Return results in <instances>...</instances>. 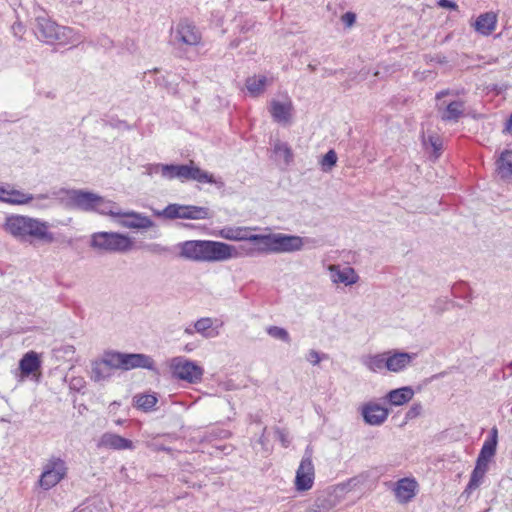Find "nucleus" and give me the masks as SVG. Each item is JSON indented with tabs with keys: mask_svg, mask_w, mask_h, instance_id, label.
I'll return each instance as SVG.
<instances>
[{
	"mask_svg": "<svg viewBox=\"0 0 512 512\" xmlns=\"http://www.w3.org/2000/svg\"><path fill=\"white\" fill-rule=\"evenodd\" d=\"M3 229L12 237L24 242L32 243L33 240H37L52 243L55 240L53 234L48 231L49 224L47 222L29 216H7Z\"/></svg>",
	"mask_w": 512,
	"mask_h": 512,
	"instance_id": "1",
	"label": "nucleus"
},
{
	"mask_svg": "<svg viewBox=\"0 0 512 512\" xmlns=\"http://www.w3.org/2000/svg\"><path fill=\"white\" fill-rule=\"evenodd\" d=\"M154 169L155 173H160L167 179L177 178L181 181L194 180L199 183L218 184L212 174L200 169L194 161L183 165L157 164Z\"/></svg>",
	"mask_w": 512,
	"mask_h": 512,
	"instance_id": "2",
	"label": "nucleus"
},
{
	"mask_svg": "<svg viewBox=\"0 0 512 512\" xmlns=\"http://www.w3.org/2000/svg\"><path fill=\"white\" fill-rule=\"evenodd\" d=\"M36 35L47 43L66 44L72 41L73 31L69 27L60 26L45 16L36 18Z\"/></svg>",
	"mask_w": 512,
	"mask_h": 512,
	"instance_id": "3",
	"label": "nucleus"
},
{
	"mask_svg": "<svg viewBox=\"0 0 512 512\" xmlns=\"http://www.w3.org/2000/svg\"><path fill=\"white\" fill-rule=\"evenodd\" d=\"M131 239L120 233L98 232L92 235L91 246L108 252H127L132 249Z\"/></svg>",
	"mask_w": 512,
	"mask_h": 512,
	"instance_id": "4",
	"label": "nucleus"
},
{
	"mask_svg": "<svg viewBox=\"0 0 512 512\" xmlns=\"http://www.w3.org/2000/svg\"><path fill=\"white\" fill-rule=\"evenodd\" d=\"M67 471L66 462L60 457L52 456L43 465L38 485L44 490H49L67 476Z\"/></svg>",
	"mask_w": 512,
	"mask_h": 512,
	"instance_id": "5",
	"label": "nucleus"
},
{
	"mask_svg": "<svg viewBox=\"0 0 512 512\" xmlns=\"http://www.w3.org/2000/svg\"><path fill=\"white\" fill-rule=\"evenodd\" d=\"M303 241L299 236L282 234L263 235L260 253L264 252H292L302 248Z\"/></svg>",
	"mask_w": 512,
	"mask_h": 512,
	"instance_id": "6",
	"label": "nucleus"
},
{
	"mask_svg": "<svg viewBox=\"0 0 512 512\" xmlns=\"http://www.w3.org/2000/svg\"><path fill=\"white\" fill-rule=\"evenodd\" d=\"M255 228L249 227H237V228H223L220 231L222 238L233 240V241H250L255 244V247L245 248L241 246L239 249L243 253V256H254L256 253H260V247L262 246L263 235L251 234L250 231Z\"/></svg>",
	"mask_w": 512,
	"mask_h": 512,
	"instance_id": "7",
	"label": "nucleus"
},
{
	"mask_svg": "<svg viewBox=\"0 0 512 512\" xmlns=\"http://www.w3.org/2000/svg\"><path fill=\"white\" fill-rule=\"evenodd\" d=\"M174 45L196 46L202 36L198 28L188 19H182L171 32Z\"/></svg>",
	"mask_w": 512,
	"mask_h": 512,
	"instance_id": "8",
	"label": "nucleus"
},
{
	"mask_svg": "<svg viewBox=\"0 0 512 512\" xmlns=\"http://www.w3.org/2000/svg\"><path fill=\"white\" fill-rule=\"evenodd\" d=\"M243 256L236 246L217 241H205L204 262H219Z\"/></svg>",
	"mask_w": 512,
	"mask_h": 512,
	"instance_id": "9",
	"label": "nucleus"
},
{
	"mask_svg": "<svg viewBox=\"0 0 512 512\" xmlns=\"http://www.w3.org/2000/svg\"><path fill=\"white\" fill-rule=\"evenodd\" d=\"M173 375L189 383H196L201 380L203 369L193 361L183 357H175L170 365Z\"/></svg>",
	"mask_w": 512,
	"mask_h": 512,
	"instance_id": "10",
	"label": "nucleus"
},
{
	"mask_svg": "<svg viewBox=\"0 0 512 512\" xmlns=\"http://www.w3.org/2000/svg\"><path fill=\"white\" fill-rule=\"evenodd\" d=\"M314 482V465L312 463V452L309 448L296 471L295 487L298 491H307L312 488Z\"/></svg>",
	"mask_w": 512,
	"mask_h": 512,
	"instance_id": "11",
	"label": "nucleus"
},
{
	"mask_svg": "<svg viewBox=\"0 0 512 512\" xmlns=\"http://www.w3.org/2000/svg\"><path fill=\"white\" fill-rule=\"evenodd\" d=\"M70 204L83 211H92L100 204H103V198L95 193L84 190L66 191Z\"/></svg>",
	"mask_w": 512,
	"mask_h": 512,
	"instance_id": "12",
	"label": "nucleus"
},
{
	"mask_svg": "<svg viewBox=\"0 0 512 512\" xmlns=\"http://www.w3.org/2000/svg\"><path fill=\"white\" fill-rule=\"evenodd\" d=\"M119 218V225L129 229L144 230L154 226V222L149 217L135 211H122Z\"/></svg>",
	"mask_w": 512,
	"mask_h": 512,
	"instance_id": "13",
	"label": "nucleus"
},
{
	"mask_svg": "<svg viewBox=\"0 0 512 512\" xmlns=\"http://www.w3.org/2000/svg\"><path fill=\"white\" fill-rule=\"evenodd\" d=\"M134 368L154 369L153 359L141 353H121V370Z\"/></svg>",
	"mask_w": 512,
	"mask_h": 512,
	"instance_id": "14",
	"label": "nucleus"
},
{
	"mask_svg": "<svg viewBox=\"0 0 512 512\" xmlns=\"http://www.w3.org/2000/svg\"><path fill=\"white\" fill-rule=\"evenodd\" d=\"M97 446L113 450L134 449V444L131 440L110 432H106L100 437Z\"/></svg>",
	"mask_w": 512,
	"mask_h": 512,
	"instance_id": "15",
	"label": "nucleus"
},
{
	"mask_svg": "<svg viewBox=\"0 0 512 512\" xmlns=\"http://www.w3.org/2000/svg\"><path fill=\"white\" fill-rule=\"evenodd\" d=\"M415 356V354L400 352L397 350L388 351L387 370L395 373L400 372L410 365Z\"/></svg>",
	"mask_w": 512,
	"mask_h": 512,
	"instance_id": "16",
	"label": "nucleus"
},
{
	"mask_svg": "<svg viewBox=\"0 0 512 512\" xmlns=\"http://www.w3.org/2000/svg\"><path fill=\"white\" fill-rule=\"evenodd\" d=\"M389 411L375 403H368L362 407V416L369 425H381L388 417Z\"/></svg>",
	"mask_w": 512,
	"mask_h": 512,
	"instance_id": "17",
	"label": "nucleus"
},
{
	"mask_svg": "<svg viewBox=\"0 0 512 512\" xmlns=\"http://www.w3.org/2000/svg\"><path fill=\"white\" fill-rule=\"evenodd\" d=\"M205 241L191 240L181 244L180 256L189 260L204 262Z\"/></svg>",
	"mask_w": 512,
	"mask_h": 512,
	"instance_id": "18",
	"label": "nucleus"
},
{
	"mask_svg": "<svg viewBox=\"0 0 512 512\" xmlns=\"http://www.w3.org/2000/svg\"><path fill=\"white\" fill-rule=\"evenodd\" d=\"M330 277L334 283H343L345 285H352L358 281V275L351 267L340 269L337 265L329 266Z\"/></svg>",
	"mask_w": 512,
	"mask_h": 512,
	"instance_id": "19",
	"label": "nucleus"
},
{
	"mask_svg": "<svg viewBox=\"0 0 512 512\" xmlns=\"http://www.w3.org/2000/svg\"><path fill=\"white\" fill-rule=\"evenodd\" d=\"M497 15L494 12H486L478 16L474 23L475 30L482 35H490L496 28Z\"/></svg>",
	"mask_w": 512,
	"mask_h": 512,
	"instance_id": "20",
	"label": "nucleus"
},
{
	"mask_svg": "<svg viewBox=\"0 0 512 512\" xmlns=\"http://www.w3.org/2000/svg\"><path fill=\"white\" fill-rule=\"evenodd\" d=\"M293 109L290 101L281 103L273 100L270 105V113L273 119L279 123H288L291 118V111Z\"/></svg>",
	"mask_w": 512,
	"mask_h": 512,
	"instance_id": "21",
	"label": "nucleus"
},
{
	"mask_svg": "<svg viewBox=\"0 0 512 512\" xmlns=\"http://www.w3.org/2000/svg\"><path fill=\"white\" fill-rule=\"evenodd\" d=\"M416 482L407 478L401 479L395 488V495L399 502L407 503L415 496Z\"/></svg>",
	"mask_w": 512,
	"mask_h": 512,
	"instance_id": "22",
	"label": "nucleus"
},
{
	"mask_svg": "<svg viewBox=\"0 0 512 512\" xmlns=\"http://www.w3.org/2000/svg\"><path fill=\"white\" fill-rule=\"evenodd\" d=\"M41 366L38 354L34 351L27 352L19 362V369L23 377L37 371Z\"/></svg>",
	"mask_w": 512,
	"mask_h": 512,
	"instance_id": "23",
	"label": "nucleus"
},
{
	"mask_svg": "<svg viewBox=\"0 0 512 512\" xmlns=\"http://www.w3.org/2000/svg\"><path fill=\"white\" fill-rule=\"evenodd\" d=\"M414 396V390L410 386L391 390L386 398L391 405L401 406L409 402Z\"/></svg>",
	"mask_w": 512,
	"mask_h": 512,
	"instance_id": "24",
	"label": "nucleus"
},
{
	"mask_svg": "<svg viewBox=\"0 0 512 512\" xmlns=\"http://www.w3.org/2000/svg\"><path fill=\"white\" fill-rule=\"evenodd\" d=\"M497 172L501 179L508 180L512 178V151L505 150L501 153L496 162Z\"/></svg>",
	"mask_w": 512,
	"mask_h": 512,
	"instance_id": "25",
	"label": "nucleus"
},
{
	"mask_svg": "<svg viewBox=\"0 0 512 512\" xmlns=\"http://www.w3.org/2000/svg\"><path fill=\"white\" fill-rule=\"evenodd\" d=\"M362 363L372 372H378L384 368L387 369V352L364 356Z\"/></svg>",
	"mask_w": 512,
	"mask_h": 512,
	"instance_id": "26",
	"label": "nucleus"
},
{
	"mask_svg": "<svg viewBox=\"0 0 512 512\" xmlns=\"http://www.w3.org/2000/svg\"><path fill=\"white\" fill-rule=\"evenodd\" d=\"M464 112V103L462 101H453L441 112L443 121H458Z\"/></svg>",
	"mask_w": 512,
	"mask_h": 512,
	"instance_id": "27",
	"label": "nucleus"
},
{
	"mask_svg": "<svg viewBox=\"0 0 512 512\" xmlns=\"http://www.w3.org/2000/svg\"><path fill=\"white\" fill-rule=\"evenodd\" d=\"M32 200L33 195L8 187L5 203L22 205L27 204Z\"/></svg>",
	"mask_w": 512,
	"mask_h": 512,
	"instance_id": "28",
	"label": "nucleus"
},
{
	"mask_svg": "<svg viewBox=\"0 0 512 512\" xmlns=\"http://www.w3.org/2000/svg\"><path fill=\"white\" fill-rule=\"evenodd\" d=\"M267 78L263 75L249 77L246 80V88L252 96H258L264 92Z\"/></svg>",
	"mask_w": 512,
	"mask_h": 512,
	"instance_id": "29",
	"label": "nucleus"
},
{
	"mask_svg": "<svg viewBox=\"0 0 512 512\" xmlns=\"http://www.w3.org/2000/svg\"><path fill=\"white\" fill-rule=\"evenodd\" d=\"M111 376V370L103 363L102 358L92 363L91 379L95 382L105 380Z\"/></svg>",
	"mask_w": 512,
	"mask_h": 512,
	"instance_id": "30",
	"label": "nucleus"
},
{
	"mask_svg": "<svg viewBox=\"0 0 512 512\" xmlns=\"http://www.w3.org/2000/svg\"><path fill=\"white\" fill-rule=\"evenodd\" d=\"M103 363L106 364L110 370H121V352L106 351L102 356Z\"/></svg>",
	"mask_w": 512,
	"mask_h": 512,
	"instance_id": "31",
	"label": "nucleus"
},
{
	"mask_svg": "<svg viewBox=\"0 0 512 512\" xmlns=\"http://www.w3.org/2000/svg\"><path fill=\"white\" fill-rule=\"evenodd\" d=\"M185 219H206L209 217V209L206 207L186 206Z\"/></svg>",
	"mask_w": 512,
	"mask_h": 512,
	"instance_id": "32",
	"label": "nucleus"
},
{
	"mask_svg": "<svg viewBox=\"0 0 512 512\" xmlns=\"http://www.w3.org/2000/svg\"><path fill=\"white\" fill-rule=\"evenodd\" d=\"M186 206L178 205V204H170L168 205L159 215H163L169 219L181 218L185 219L182 214H185Z\"/></svg>",
	"mask_w": 512,
	"mask_h": 512,
	"instance_id": "33",
	"label": "nucleus"
},
{
	"mask_svg": "<svg viewBox=\"0 0 512 512\" xmlns=\"http://www.w3.org/2000/svg\"><path fill=\"white\" fill-rule=\"evenodd\" d=\"M135 399L137 407L145 411L152 409L157 403L156 396L151 394L138 395Z\"/></svg>",
	"mask_w": 512,
	"mask_h": 512,
	"instance_id": "34",
	"label": "nucleus"
},
{
	"mask_svg": "<svg viewBox=\"0 0 512 512\" xmlns=\"http://www.w3.org/2000/svg\"><path fill=\"white\" fill-rule=\"evenodd\" d=\"M94 210L103 215H110L112 217H119L122 212L119 208L116 207L115 203L105 201L104 199H103V204H100Z\"/></svg>",
	"mask_w": 512,
	"mask_h": 512,
	"instance_id": "35",
	"label": "nucleus"
},
{
	"mask_svg": "<svg viewBox=\"0 0 512 512\" xmlns=\"http://www.w3.org/2000/svg\"><path fill=\"white\" fill-rule=\"evenodd\" d=\"M274 152L282 156L287 164L292 161L293 153L287 143L277 141L274 145Z\"/></svg>",
	"mask_w": 512,
	"mask_h": 512,
	"instance_id": "36",
	"label": "nucleus"
},
{
	"mask_svg": "<svg viewBox=\"0 0 512 512\" xmlns=\"http://www.w3.org/2000/svg\"><path fill=\"white\" fill-rule=\"evenodd\" d=\"M484 475L485 473L481 471L479 468H474L470 477V481L465 489V492H471L472 490L478 488L482 482Z\"/></svg>",
	"mask_w": 512,
	"mask_h": 512,
	"instance_id": "37",
	"label": "nucleus"
},
{
	"mask_svg": "<svg viewBox=\"0 0 512 512\" xmlns=\"http://www.w3.org/2000/svg\"><path fill=\"white\" fill-rule=\"evenodd\" d=\"M267 333L275 338L279 339L283 342L290 343L291 339L289 336V333L284 328L278 327V326H270L267 328Z\"/></svg>",
	"mask_w": 512,
	"mask_h": 512,
	"instance_id": "38",
	"label": "nucleus"
},
{
	"mask_svg": "<svg viewBox=\"0 0 512 512\" xmlns=\"http://www.w3.org/2000/svg\"><path fill=\"white\" fill-rule=\"evenodd\" d=\"M322 170L330 171L337 163V154L334 150H329L321 160Z\"/></svg>",
	"mask_w": 512,
	"mask_h": 512,
	"instance_id": "39",
	"label": "nucleus"
},
{
	"mask_svg": "<svg viewBox=\"0 0 512 512\" xmlns=\"http://www.w3.org/2000/svg\"><path fill=\"white\" fill-rule=\"evenodd\" d=\"M495 452V441H485L478 456L491 460V458L495 455Z\"/></svg>",
	"mask_w": 512,
	"mask_h": 512,
	"instance_id": "40",
	"label": "nucleus"
},
{
	"mask_svg": "<svg viewBox=\"0 0 512 512\" xmlns=\"http://www.w3.org/2000/svg\"><path fill=\"white\" fill-rule=\"evenodd\" d=\"M212 324L213 322L211 318H201L196 321L194 328L196 332L203 334L204 336H208L209 334H207L206 331L211 328Z\"/></svg>",
	"mask_w": 512,
	"mask_h": 512,
	"instance_id": "41",
	"label": "nucleus"
},
{
	"mask_svg": "<svg viewBox=\"0 0 512 512\" xmlns=\"http://www.w3.org/2000/svg\"><path fill=\"white\" fill-rule=\"evenodd\" d=\"M275 433L279 441L281 442L282 446L285 448L288 447L290 444L289 433L286 430L280 428H276Z\"/></svg>",
	"mask_w": 512,
	"mask_h": 512,
	"instance_id": "42",
	"label": "nucleus"
},
{
	"mask_svg": "<svg viewBox=\"0 0 512 512\" xmlns=\"http://www.w3.org/2000/svg\"><path fill=\"white\" fill-rule=\"evenodd\" d=\"M422 412V406L419 403L413 404L406 413V419L411 420L418 417Z\"/></svg>",
	"mask_w": 512,
	"mask_h": 512,
	"instance_id": "43",
	"label": "nucleus"
},
{
	"mask_svg": "<svg viewBox=\"0 0 512 512\" xmlns=\"http://www.w3.org/2000/svg\"><path fill=\"white\" fill-rule=\"evenodd\" d=\"M322 358H327V355H320L316 350H310L307 355V360L313 365L319 364Z\"/></svg>",
	"mask_w": 512,
	"mask_h": 512,
	"instance_id": "44",
	"label": "nucleus"
},
{
	"mask_svg": "<svg viewBox=\"0 0 512 512\" xmlns=\"http://www.w3.org/2000/svg\"><path fill=\"white\" fill-rule=\"evenodd\" d=\"M341 20L347 27H351L356 21V15L353 12H346L342 15Z\"/></svg>",
	"mask_w": 512,
	"mask_h": 512,
	"instance_id": "45",
	"label": "nucleus"
},
{
	"mask_svg": "<svg viewBox=\"0 0 512 512\" xmlns=\"http://www.w3.org/2000/svg\"><path fill=\"white\" fill-rule=\"evenodd\" d=\"M489 461L490 460L478 456L475 468H479L481 471L486 473Z\"/></svg>",
	"mask_w": 512,
	"mask_h": 512,
	"instance_id": "46",
	"label": "nucleus"
},
{
	"mask_svg": "<svg viewBox=\"0 0 512 512\" xmlns=\"http://www.w3.org/2000/svg\"><path fill=\"white\" fill-rule=\"evenodd\" d=\"M438 4H439L440 7H443V8H449V9H456L457 8L456 3L451 1V0H440L438 2Z\"/></svg>",
	"mask_w": 512,
	"mask_h": 512,
	"instance_id": "47",
	"label": "nucleus"
},
{
	"mask_svg": "<svg viewBox=\"0 0 512 512\" xmlns=\"http://www.w3.org/2000/svg\"><path fill=\"white\" fill-rule=\"evenodd\" d=\"M8 187L0 186V201L5 202Z\"/></svg>",
	"mask_w": 512,
	"mask_h": 512,
	"instance_id": "48",
	"label": "nucleus"
},
{
	"mask_svg": "<svg viewBox=\"0 0 512 512\" xmlns=\"http://www.w3.org/2000/svg\"><path fill=\"white\" fill-rule=\"evenodd\" d=\"M497 435H498L497 428L493 427L491 430V439L489 441H495L496 446H497Z\"/></svg>",
	"mask_w": 512,
	"mask_h": 512,
	"instance_id": "49",
	"label": "nucleus"
},
{
	"mask_svg": "<svg viewBox=\"0 0 512 512\" xmlns=\"http://www.w3.org/2000/svg\"><path fill=\"white\" fill-rule=\"evenodd\" d=\"M506 131L512 134V114L510 115L509 119L506 123Z\"/></svg>",
	"mask_w": 512,
	"mask_h": 512,
	"instance_id": "50",
	"label": "nucleus"
},
{
	"mask_svg": "<svg viewBox=\"0 0 512 512\" xmlns=\"http://www.w3.org/2000/svg\"><path fill=\"white\" fill-rule=\"evenodd\" d=\"M429 141H430V143L433 146L435 151H438L440 149V144H438L437 141L433 139V137H430Z\"/></svg>",
	"mask_w": 512,
	"mask_h": 512,
	"instance_id": "51",
	"label": "nucleus"
},
{
	"mask_svg": "<svg viewBox=\"0 0 512 512\" xmlns=\"http://www.w3.org/2000/svg\"><path fill=\"white\" fill-rule=\"evenodd\" d=\"M447 94H448V91H442V92L437 94V98L440 99V98H442L443 96H445Z\"/></svg>",
	"mask_w": 512,
	"mask_h": 512,
	"instance_id": "52",
	"label": "nucleus"
},
{
	"mask_svg": "<svg viewBox=\"0 0 512 512\" xmlns=\"http://www.w3.org/2000/svg\"><path fill=\"white\" fill-rule=\"evenodd\" d=\"M152 247H153V251H156V248H157V250H159V251H166V249H165V248H160L158 245H152Z\"/></svg>",
	"mask_w": 512,
	"mask_h": 512,
	"instance_id": "53",
	"label": "nucleus"
},
{
	"mask_svg": "<svg viewBox=\"0 0 512 512\" xmlns=\"http://www.w3.org/2000/svg\"><path fill=\"white\" fill-rule=\"evenodd\" d=\"M308 69H309L311 72H314V71L316 70V65L308 64Z\"/></svg>",
	"mask_w": 512,
	"mask_h": 512,
	"instance_id": "54",
	"label": "nucleus"
},
{
	"mask_svg": "<svg viewBox=\"0 0 512 512\" xmlns=\"http://www.w3.org/2000/svg\"><path fill=\"white\" fill-rule=\"evenodd\" d=\"M307 512H321V510L318 508H310Z\"/></svg>",
	"mask_w": 512,
	"mask_h": 512,
	"instance_id": "55",
	"label": "nucleus"
},
{
	"mask_svg": "<svg viewBox=\"0 0 512 512\" xmlns=\"http://www.w3.org/2000/svg\"><path fill=\"white\" fill-rule=\"evenodd\" d=\"M185 332H186L187 334H190V335H192V334L194 333V331H193L191 328H186V329H185Z\"/></svg>",
	"mask_w": 512,
	"mask_h": 512,
	"instance_id": "56",
	"label": "nucleus"
},
{
	"mask_svg": "<svg viewBox=\"0 0 512 512\" xmlns=\"http://www.w3.org/2000/svg\"><path fill=\"white\" fill-rule=\"evenodd\" d=\"M260 442H261V444H263V443H264V437H263V435L260 437Z\"/></svg>",
	"mask_w": 512,
	"mask_h": 512,
	"instance_id": "57",
	"label": "nucleus"
}]
</instances>
